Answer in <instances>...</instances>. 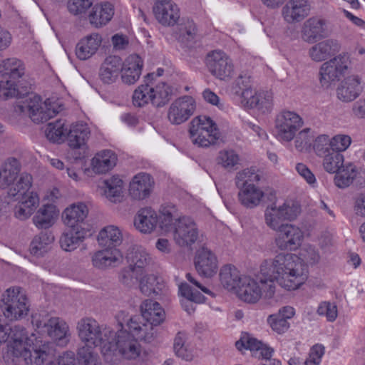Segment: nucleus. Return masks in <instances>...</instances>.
Returning <instances> with one entry per match:
<instances>
[{
  "instance_id": "nucleus-11",
  "label": "nucleus",
  "mask_w": 365,
  "mask_h": 365,
  "mask_svg": "<svg viewBox=\"0 0 365 365\" xmlns=\"http://www.w3.org/2000/svg\"><path fill=\"white\" fill-rule=\"evenodd\" d=\"M302 118L295 112L282 110L275 119V130L277 138L289 142L303 125Z\"/></svg>"
},
{
  "instance_id": "nucleus-33",
  "label": "nucleus",
  "mask_w": 365,
  "mask_h": 365,
  "mask_svg": "<svg viewBox=\"0 0 365 365\" xmlns=\"http://www.w3.org/2000/svg\"><path fill=\"white\" fill-rule=\"evenodd\" d=\"M58 212L55 205H45L36 212L33 217V222L39 229H48L55 223Z\"/></svg>"
},
{
  "instance_id": "nucleus-4",
  "label": "nucleus",
  "mask_w": 365,
  "mask_h": 365,
  "mask_svg": "<svg viewBox=\"0 0 365 365\" xmlns=\"http://www.w3.org/2000/svg\"><path fill=\"white\" fill-rule=\"evenodd\" d=\"M1 301L4 314L9 320L21 319L29 312V299L25 290L20 287L8 288L2 294Z\"/></svg>"
},
{
  "instance_id": "nucleus-28",
  "label": "nucleus",
  "mask_w": 365,
  "mask_h": 365,
  "mask_svg": "<svg viewBox=\"0 0 365 365\" xmlns=\"http://www.w3.org/2000/svg\"><path fill=\"white\" fill-rule=\"evenodd\" d=\"M340 50L336 41L327 39L316 43L309 50V56L315 62H322L334 56Z\"/></svg>"
},
{
  "instance_id": "nucleus-35",
  "label": "nucleus",
  "mask_w": 365,
  "mask_h": 365,
  "mask_svg": "<svg viewBox=\"0 0 365 365\" xmlns=\"http://www.w3.org/2000/svg\"><path fill=\"white\" fill-rule=\"evenodd\" d=\"M240 271L230 264L223 266L220 272V279L222 285L228 290H235L236 292L242 284V278Z\"/></svg>"
},
{
  "instance_id": "nucleus-20",
  "label": "nucleus",
  "mask_w": 365,
  "mask_h": 365,
  "mask_svg": "<svg viewBox=\"0 0 365 365\" xmlns=\"http://www.w3.org/2000/svg\"><path fill=\"white\" fill-rule=\"evenodd\" d=\"M195 265L198 274L205 277H212L218 269L217 257L206 247H202L197 252Z\"/></svg>"
},
{
  "instance_id": "nucleus-3",
  "label": "nucleus",
  "mask_w": 365,
  "mask_h": 365,
  "mask_svg": "<svg viewBox=\"0 0 365 365\" xmlns=\"http://www.w3.org/2000/svg\"><path fill=\"white\" fill-rule=\"evenodd\" d=\"M77 330L80 339L83 343L91 346H99L103 355L107 356L110 351L111 341L115 331L108 327H103L94 319L85 317L77 324Z\"/></svg>"
},
{
  "instance_id": "nucleus-44",
  "label": "nucleus",
  "mask_w": 365,
  "mask_h": 365,
  "mask_svg": "<svg viewBox=\"0 0 365 365\" xmlns=\"http://www.w3.org/2000/svg\"><path fill=\"white\" fill-rule=\"evenodd\" d=\"M29 339L23 327L15 326L10 327V346L16 356H19L20 351L24 349L26 341Z\"/></svg>"
},
{
  "instance_id": "nucleus-52",
  "label": "nucleus",
  "mask_w": 365,
  "mask_h": 365,
  "mask_svg": "<svg viewBox=\"0 0 365 365\" xmlns=\"http://www.w3.org/2000/svg\"><path fill=\"white\" fill-rule=\"evenodd\" d=\"M161 215L160 217V224L162 228H168V227L173 225L175 222L181 219V216L178 209L174 205H168L162 207Z\"/></svg>"
},
{
  "instance_id": "nucleus-25",
  "label": "nucleus",
  "mask_w": 365,
  "mask_h": 365,
  "mask_svg": "<svg viewBox=\"0 0 365 365\" xmlns=\"http://www.w3.org/2000/svg\"><path fill=\"white\" fill-rule=\"evenodd\" d=\"M361 90V78L358 76H350L341 81L336 90V94L339 99L349 102L356 98Z\"/></svg>"
},
{
  "instance_id": "nucleus-53",
  "label": "nucleus",
  "mask_w": 365,
  "mask_h": 365,
  "mask_svg": "<svg viewBox=\"0 0 365 365\" xmlns=\"http://www.w3.org/2000/svg\"><path fill=\"white\" fill-rule=\"evenodd\" d=\"M212 128H217L213 120L206 115H199L194 118L190 122V134L202 133Z\"/></svg>"
},
{
  "instance_id": "nucleus-62",
  "label": "nucleus",
  "mask_w": 365,
  "mask_h": 365,
  "mask_svg": "<svg viewBox=\"0 0 365 365\" xmlns=\"http://www.w3.org/2000/svg\"><path fill=\"white\" fill-rule=\"evenodd\" d=\"M259 103L256 108L263 113L271 110L273 105V93L269 91H261L258 94Z\"/></svg>"
},
{
  "instance_id": "nucleus-2",
  "label": "nucleus",
  "mask_w": 365,
  "mask_h": 365,
  "mask_svg": "<svg viewBox=\"0 0 365 365\" xmlns=\"http://www.w3.org/2000/svg\"><path fill=\"white\" fill-rule=\"evenodd\" d=\"M140 310L141 315L130 317L126 324L138 339L150 343L156 339L158 327L164 321L165 313L160 304L152 299L145 300Z\"/></svg>"
},
{
  "instance_id": "nucleus-32",
  "label": "nucleus",
  "mask_w": 365,
  "mask_h": 365,
  "mask_svg": "<svg viewBox=\"0 0 365 365\" xmlns=\"http://www.w3.org/2000/svg\"><path fill=\"white\" fill-rule=\"evenodd\" d=\"M158 215L150 207L140 209L134 220V225L143 233H150L156 227Z\"/></svg>"
},
{
  "instance_id": "nucleus-56",
  "label": "nucleus",
  "mask_w": 365,
  "mask_h": 365,
  "mask_svg": "<svg viewBox=\"0 0 365 365\" xmlns=\"http://www.w3.org/2000/svg\"><path fill=\"white\" fill-rule=\"evenodd\" d=\"M19 84L6 79L0 81V100H6L9 98L20 97L23 93L19 89Z\"/></svg>"
},
{
  "instance_id": "nucleus-5",
  "label": "nucleus",
  "mask_w": 365,
  "mask_h": 365,
  "mask_svg": "<svg viewBox=\"0 0 365 365\" xmlns=\"http://www.w3.org/2000/svg\"><path fill=\"white\" fill-rule=\"evenodd\" d=\"M300 212V205L297 202H284L280 205L272 203L264 210V222L269 229L277 232L286 224L284 221L294 220Z\"/></svg>"
},
{
  "instance_id": "nucleus-8",
  "label": "nucleus",
  "mask_w": 365,
  "mask_h": 365,
  "mask_svg": "<svg viewBox=\"0 0 365 365\" xmlns=\"http://www.w3.org/2000/svg\"><path fill=\"white\" fill-rule=\"evenodd\" d=\"M31 120L36 123H44L63 110V105L50 98L42 101L38 96L29 98L25 106Z\"/></svg>"
},
{
  "instance_id": "nucleus-17",
  "label": "nucleus",
  "mask_w": 365,
  "mask_h": 365,
  "mask_svg": "<svg viewBox=\"0 0 365 365\" xmlns=\"http://www.w3.org/2000/svg\"><path fill=\"white\" fill-rule=\"evenodd\" d=\"M310 9L307 0H289L282 9V16L287 23L296 24L304 20Z\"/></svg>"
},
{
  "instance_id": "nucleus-29",
  "label": "nucleus",
  "mask_w": 365,
  "mask_h": 365,
  "mask_svg": "<svg viewBox=\"0 0 365 365\" xmlns=\"http://www.w3.org/2000/svg\"><path fill=\"white\" fill-rule=\"evenodd\" d=\"M114 14L113 6L106 2L96 4L91 7L88 14V20L91 25L100 28L108 23Z\"/></svg>"
},
{
  "instance_id": "nucleus-1",
  "label": "nucleus",
  "mask_w": 365,
  "mask_h": 365,
  "mask_svg": "<svg viewBox=\"0 0 365 365\" xmlns=\"http://www.w3.org/2000/svg\"><path fill=\"white\" fill-rule=\"evenodd\" d=\"M260 275L257 279L242 278L237 291L239 298L248 303H255L262 297L271 299L275 293L274 281L286 289H297L307 280L308 268L297 255L281 253L261 264Z\"/></svg>"
},
{
  "instance_id": "nucleus-63",
  "label": "nucleus",
  "mask_w": 365,
  "mask_h": 365,
  "mask_svg": "<svg viewBox=\"0 0 365 365\" xmlns=\"http://www.w3.org/2000/svg\"><path fill=\"white\" fill-rule=\"evenodd\" d=\"M92 4L93 0H69L68 9L71 14L78 15L85 13Z\"/></svg>"
},
{
  "instance_id": "nucleus-46",
  "label": "nucleus",
  "mask_w": 365,
  "mask_h": 365,
  "mask_svg": "<svg viewBox=\"0 0 365 365\" xmlns=\"http://www.w3.org/2000/svg\"><path fill=\"white\" fill-rule=\"evenodd\" d=\"M103 188L106 197L110 201H116L119 197L123 188V181L118 176H113L103 181Z\"/></svg>"
},
{
  "instance_id": "nucleus-6",
  "label": "nucleus",
  "mask_w": 365,
  "mask_h": 365,
  "mask_svg": "<svg viewBox=\"0 0 365 365\" xmlns=\"http://www.w3.org/2000/svg\"><path fill=\"white\" fill-rule=\"evenodd\" d=\"M350 64L347 54H339L324 62L319 68V81L324 89L335 85L345 74Z\"/></svg>"
},
{
  "instance_id": "nucleus-9",
  "label": "nucleus",
  "mask_w": 365,
  "mask_h": 365,
  "mask_svg": "<svg viewBox=\"0 0 365 365\" xmlns=\"http://www.w3.org/2000/svg\"><path fill=\"white\" fill-rule=\"evenodd\" d=\"M139 340H140L139 339ZM111 347L109 355L112 351H116L124 359H135L141 353V346L138 342V338L129 329L120 330L115 332V336L110 339Z\"/></svg>"
},
{
  "instance_id": "nucleus-14",
  "label": "nucleus",
  "mask_w": 365,
  "mask_h": 365,
  "mask_svg": "<svg viewBox=\"0 0 365 365\" xmlns=\"http://www.w3.org/2000/svg\"><path fill=\"white\" fill-rule=\"evenodd\" d=\"M33 323L37 328H44L48 335L57 341L61 345H65L70 336L69 327L67 323L59 317H45L34 319Z\"/></svg>"
},
{
  "instance_id": "nucleus-34",
  "label": "nucleus",
  "mask_w": 365,
  "mask_h": 365,
  "mask_svg": "<svg viewBox=\"0 0 365 365\" xmlns=\"http://www.w3.org/2000/svg\"><path fill=\"white\" fill-rule=\"evenodd\" d=\"M97 240L100 246L115 249L122 243L123 234L117 226L108 225L99 232Z\"/></svg>"
},
{
  "instance_id": "nucleus-7",
  "label": "nucleus",
  "mask_w": 365,
  "mask_h": 365,
  "mask_svg": "<svg viewBox=\"0 0 365 365\" xmlns=\"http://www.w3.org/2000/svg\"><path fill=\"white\" fill-rule=\"evenodd\" d=\"M22 349L19 356L22 357L27 365H41L52 357L54 352L52 343L43 341L35 334L27 339Z\"/></svg>"
},
{
  "instance_id": "nucleus-24",
  "label": "nucleus",
  "mask_w": 365,
  "mask_h": 365,
  "mask_svg": "<svg viewBox=\"0 0 365 365\" xmlns=\"http://www.w3.org/2000/svg\"><path fill=\"white\" fill-rule=\"evenodd\" d=\"M88 214L86 204L78 202L67 207L63 212V220L68 227H84V220Z\"/></svg>"
},
{
  "instance_id": "nucleus-55",
  "label": "nucleus",
  "mask_w": 365,
  "mask_h": 365,
  "mask_svg": "<svg viewBox=\"0 0 365 365\" xmlns=\"http://www.w3.org/2000/svg\"><path fill=\"white\" fill-rule=\"evenodd\" d=\"M32 177L30 174L22 173L16 182L9 188V195L15 197L18 195L29 192L31 186Z\"/></svg>"
},
{
  "instance_id": "nucleus-15",
  "label": "nucleus",
  "mask_w": 365,
  "mask_h": 365,
  "mask_svg": "<svg viewBox=\"0 0 365 365\" xmlns=\"http://www.w3.org/2000/svg\"><path fill=\"white\" fill-rule=\"evenodd\" d=\"M195 101L191 96H184L175 99L168 110V120L173 125H180L187 121L194 114Z\"/></svg>"
},
{
  "instance_id": "nucleus-57",
  "label": "nucleus",
  "mask_w": 365,
  "mask_h": 365,
  "mask_svg": "<svg viewBox=\"0 0 365 365\" xmlns=\"http://www.w3.org/2000/svg\"><path fill=\"white\" fill-rule=\"evenodd\" d=\"M239 160L238 155L232 150H221L217 158V163L227 170L232 169L238 164Z\"/></svg>"
},
{
  "instance_id": "nucleus-13",
  "label": "nucleus",
  "mask_w": 365,
  "mask_h": 365,
  "mask_svg": "<svg viewBox=\"0 0 365 365\" xmlns=\"http://www.w3.org/2000/svg\"><path fill=\"white\" fill-rule=\"evenodd\" d=\"M277 232L274 243L276 247L282 251H295L302 244L304 232L295 225L286 223Z\"/></svg>"
},
{
  "instance_id": "nucleus-60",
  "label": "nucleus",
  "mask_w": 365,
  "mask_h": 365,
  "mask_svg": "<svg viewBox=\"0 0 365 365\" xmlns=\"http://www.w3.org/2000/svg\"><path fill=\"white\" fill-rule=\"evenodd\" d=\"M314 150L318 156L323 157L331 152V140L327 135L318 136L314 144Z\"/></svg>"
},
{
  "instance_id": "nucleus-49",
  "label": "nucleus",
  "mask_w": 365,
  "mask_h": 365,
  "mask_svg": "<svg viewBox=\"0 0 365 365\" xmlns=\"http://www.w3.org/2000/svg\"><path fill=\"white\" fill-rule=\"evenodd\" d=\"M68 133V130L67 128H65L64 122L61 120L49 123L46 130L47 138L54 143L63 140L67 137Z\"/></svg>"
},
{
  "instance_id": "nucleus-22",
  "label": "nucleus",
  "mask_w": 365,
  "mask_h": 365,
  "mask_svg": "<svg viewBox=\"0 0 365 365\" xmlns=\"http://www.w3.org/2000/svg\"><path fill=\"white\" fill-rule=\"evenodd\" d=\"M143 66V61L138 55L129 56L123 63L120 71L123 82L128 85L134 84L141 75Z\"/></svg>"
},
{
  "instance_id": "nucleus-41",
  "label": "nucleus",
  "mask_w": 365,
  "mask_h": 365,
  "mask_svg": "<svg viewBox=\"0 0 365 365\" xmlns=\"http://www.w3.org/2000/svg\"><path fill=\"white\" fill-rule=\"evenodd\" d=\"M360 175L356 165L349 163L343 165L336 173L334 184L339 188H346L357 180Z\"/></svg>"
},
{
  "instance_id": "nucleus-26",
  "label": "nucleus",
  "mask_w": 365,
  "mask_h": 365,
  "mask_svg": "<svg viewBox=\"0 0 365 365\" xmlns=\"http://www.w3.org/2000/svg\"><path fill=\"white\" fill-rule=\"evenodd\" d=\"M87 234L85 227H68L60 237L61 247L66 252L73 251L84 241Z\"/></svg>"
},
{
  "instance_id": "nucleus-40",
  "label": "nucleus",
  "mask_w": 365,
  "mask_h": 365,
  "mask_svg": "<svg viewBox=\"0 0 365 365\" xmlns=\"http://www.w3.org/2000/svg\"><path fill=\"white\" fill-rule=\"evenodd\" d=\"M179 292L184 297L181 301L183 309L188 313L194 312L195 307L193 306L195 303H202L205 297L197 290L192 289L187 283H181L179 286Z\"/></svg>"
},
{
  "instance_id": "nucleus-23",
  "label": "nucleus",
  "mask_w": 365,
  "mask_h": 365,
  "mask_svg": "<svg viewBox=\"0 0 365 365\" xmlns=\"http://www.w3.org/2000/svg\"><path fill=\"white\" fill-rule=\"evenodd\" d=\"M122 68V59L117 56H109L100 67V78L104 83H113L118 78Z\"/></svg>"
},
{
  "instance_id": "nucleus-30",
  "label": "nucleus",
  "mask_w": 365,
  "mask_h": 365,
  "mask_svg": "<svg viewBox=\"0 0 365 365\" xmlns=\"http://www.w3.org/2000/svg\"><path fill=\"white\" fill-rule=\"evenodd\" d=\"M239 189L237 194L238 200L242 205L247 208L257 207L263 197L264 192L256 185L237 186Z\"/></svg>"
},
{
  "instance_id": "nucleus-27",
  "label": "nucleus",
  "mask_w": 365,
  "mask_h": 365,
  "mask_svg": "<svg viewBox=\"0 0 365 365\" xmlns=\"http://www.w3.org/2000/svg\"><path fill=\"white\" fill-rule=\"evenodd\" d=\"M101 36L96 33L81 38L76 46V55L80 60H87L93 56L101 44Z\"/></svg>"
},
{
  "instance_id": "nucleus-37",
  "label": "nucleus",
  "mask_w": 365,
  "mask_h": 365,
  "mask_svg": "<svg viewBox=\"0 0 365 365\" xmlns=\"http://www.w3.org/2000/svg\"><path fill=\"white\" fill-rule=\"evenodd\" d=\"M116 155L112 150H105L98 153L92 159V169L96 173H105L116 165Z\"/></svg>"
},
{
  "instance_id": "nucleus-45",
  "label": "nucleus",
  "mask_w": 365,
  "mask_h": 365,
  "mask_svg": "<svg viewBox=\"0 0 365 365\" xmlns=\"http://www.w3.org/2000/svg\"><path fill=\"white\" fill-rule=\"evenodd\" d=\"M54 237L48 233H41L36 236L30 245V251L33 255L39 257L47 252L53 242Z\"/></svg>"
},
{
  "instance_id": "nucleus-21",
  "label": "nucleus",
  "mask_w": 365,
  "mask_h": 365,
  "mask_svg": "<svg viewBox=\"0 0 365 365\" xmlns=\"http://www.w3.org/2000/svg\"><path fill=\"white\" fill-rule=\"evenodd\" d=\"M147 81H149L151 103L155 107L167 104L171 97V88L165 82H156L154 73H148Z\"/></svg>"
},
{
  "instance_id": "nucleus-31",
  "label": "nucleus",
  "mask_w": 365,
  "mask_h": 365,
  "mask_svg": "<svg viewBox=\"0 0 365 365\" xmlns=\"http://www.w3.org/2000/svg\"><path fill=\"white\" fill-rule=\"evenodd\" d=\"M126 260L130 266L144 274L145 268L151 263L152 258L145 248L133 246L128 250Z\"/></svg>"
},
{
  "instance_id": "nucleus-50",
  "label": "nucleus",
  "mask_w": 365,
  "mask_h": 365,
  "mask_svg": "<svg viewBox=\"0 0 365 365\" xmlns=\"http://www.w3.org/2000/svg\"><path fill=\"white\" fill-rule=\"evenodd\" d=\"M323 158L324 169L329 173H336L344 165V155L335 150H331Z\"/></svg>"
},
{
  "instance_id": "nucleus-61",
  "label": "nucleus",
  "mask_w": 365,
  "mask_h": 365,
  "mask_svg": "<svg viewBox=\"0 0 365 365\" xmlns=\"http://www.w3.org/2000/svg\"><path fill=\"white\" fill-rule=\"evenodd\" d=\"M267 322L272 329L278 334L285 332L289 327V323L287 320L282 318L281 315H277L276 314L269 315Z\"/></svg>"
},
{
  "instance_id": "nucleus-16",
  "label": "nucleus",
  "mask_w": 365,
  "mask_h": 365,
  "mask_svg": "<svg viewBox=\"0 0 365 365\" xmlns=\"http://www.w3.org/2000/svg\"><path fill=\"white\" fill-rule=\"evenodd\" d=\"M153 11L158 22L164 26H173L180 18L179 9L171 0H156Z\"/></svg>"
},
{
  "instance_id": "nucleus-51",
  "label": "nucleus",
  "mask_w": 365,
  "mask_h": 365,
  "mask_svg": "<svg viewBox=\"0 0 365 365\" xmlns=\"http://www.w3.org/2000/svg\"><path fill=\"white\" fill-rule=\"evenodd\" d=\"M151 98L149 81H147L146 76L144 83L140 85L135 90L133 95V103L135 106L142 107L149 102L151 103Z\"/></svg>"
},
{
  "instance_id": "nucleus-18",
  "label": "nucleus",
  "mask_w": 365,
  "mask_h": 365,
  "mask_svg": "<svg viewBox=\"0 0 365 365\" xmlns=\"http://www.w3.org/2000/svg\"><path fill=\"white\" fill-rule=\"evenodd\" d=\"M155 181L148 173L135 175L129 186V195L134 200H141L148 198L154 188Z\"/></svg>"
},
{
  "instance_id": "nucleus-42",
  "label": "nucleus",
  "mask_w": 365,
  "mask_h": 365,
  "mask_svg": "<svg viewBox=\"0 0 365 365\" xmlns=\"http://www.w3.org/2000/svg\"><path fill=\"white\" fill-rule=\"evenodd\" d=\"M140 292L150 297L160 295L165 289V284L158 277L153 274L145 275L139 281Z\"/></svg>"
},
{
  "instance_id": "nucleus-36",
  "label": "nucleus",
  "mask_w": 365,
  "mask_h": 365,
  "mask_svg": "<svg viewBox=\"0 0 365 365\" xmlns=\"http://www.w3.org/2000/svg\"><path fill=\"white\" fill-rule=\"evenodd\" d=\"M120 255L117 249L106 248L96 252L91 257L93 265L101 269L114 266L119 262Z\"/></svg>"
},
{
  "instance_id": "nucleus-12",
  "label": "nucleus",
  "mask_w": 365,
  "mask_h": 365,
  "mask_svg": "<svg viewBox=\"0 0 365 365\" xmlns=\"http://www.w3.org/2000/svg\"><path fill=\"white\" fill-rule=\"evenodd\" d=\"M173 240L182 247H189L195 244L199 238V230L193 219L182 216L174 224Z\"/></svg>"
},
{
  "instance_id": "nucleus-47",
  "label": "nucleus",
  "mask_w": 365,
  "mask_h": 365,
  "mask_svg": "<svg viewBox=\"0 0 365 365\" xmlns=\"http://www.w3.org/2000/svg\"><path fill=\"white\" fill-rule=\"evenodd\" d=\"M194 144L200 147H208L213 145L220 138V132L217 128H212L196 134H190Z\"/></svg>"
},
{
  "instance_id": "nucleus-39",
  "label": "nucleus",
  "mask_w": 365,
  "mask_h": 365,
  "mask_svg": "<svg viewBox=\"0 0 365 365\" xmlns=\"http://www.w3.org/2000/svg\"><path fill=\"white\" fill-rule=\"evenodd\" d=\"M90 133V129L86 123H76L72 124L67 133L69 146L73 148H81L85 145Z\"/></svg>"
},
{
  "instance_id": "nucleus-19",
  "label": "nucleus",
  "mask_w": 365,
  "mask_h": 365,
  "mask_svg": "<svg viewBox=\"0 0 365 365\" xmlns=\"http://www.w3.org/2000/svg\"><path fill=\"white\" fill-rule=\"evenodd\" d=\"M0 74L7 80L19 84L24 91L27 92V87L21 81L25 75V66L23 62L17 58H11L0 62Z\"/></svg>"
},
{
  "instance_id": "nucleus-38",
  "label": "nucleus",
  "mask_w": 365,
  "mask_h": 365,
  "mask_svg": "<svg viewBox=\"0 0 365 365\" xmlns=\"http://www.w3.org/2000/svg\"><path fill=\"white\" fill-rule=\"evenodd\" d=\"M325 31V21L312 17L307 20L302 28V38L307 42H313L324 36Z\"/></svg>"
},
{
  "instance_id": "nucleus-58",
  "label": "nucleus",
  "mask_w": 365,
  "mask_h": 365,
  "mask_svg": "<svg viewBox=\"0 0 365 365\" xmlns=\"http://www.w3.org/2000/svg\"><path fill=\"white\" fill-rule=\"evenodd\" d=\"M143 274L138 272L135 268L128 264V267L123 269L119 275V279L122 284L127 287H132L140 281V277Z\"/></svg>"
},
{
  "instance_id": "nucleus-43",
  "label": "nucleus",
  "mask_w": 365,
  "mask_h": 365,
  "mask_svg": "<svg viewBox=\"0 0 365 365\" xmlns=\"http://www.w3.org/2000/svg\"><path fill=\"white\" fill-rule=\"evenodd\" d=\"M20 171L19 162L16 158H9L2 165L1 173V187L14 182Z\"/></svg>"
},
{
  "instance_id": "nucleus-59",
  "label": "nucleus",
  "mask_w": 365,
  "mask_h": 365,
  "mask_svg": "<svg viewBox=\"0 0 365 365\" xmlns=\"http://www.w3.org/2000/svg\"><path fill=\"white\" fill-rule=\"evenodd\" d=\"M258 94L259 91H256L252 88L242 91L241 95H240L241 106L246 109L256 108L259 103V97H258Z\"/></svg>"
},
{
  "instance_id": "nucleus-54",
  "label": "nucleus",
  "mask_w": 365,
  "mask_h": 365,
  "mask_svg": "<svg viewBox=\"0 0 365 365\" xmlns=\"http://www.w3.org/2000/svg\"><path fill=\"white\" fill-rule=\"evenodd\" d=\"M236 186L255 185L261 180V176L255 169L247 168L238 172L235 177Z\"/></svg>"
},
{
  "instance_id": "nucleus-10",
  "label": "nucleus",
  "mask_w": 365,
  "mask_h": 365,
  "mask_svg": "<svg viewBox=\"0 0 365 365\" xmlns=\"http://www.w3.org/2000/svg\"><path fill=\"white\" fill-rule=\"evenodd\" d=\"M206 66L210 73L221 81H229L235 73L232 60L221 50H215L207 54Z\"/></svg>"
},
{
  "instance_id": "nucleus-48",
  "label": "nucleus",
  "mask_w": 365,
  "mask_h": 365,
  "mask_svg": "<svg viewBox=\"0 0 365 365\" xmlns=\"http://www.w3.org/2000/svg\"><path fill=\"white\" fill-rule=\"evenodd\" d=\"M197 28L192 20H185L180 24L175 31L176 38L182 43H188L195 38Z\"/></svg>"
},
{
  "instance_id": "nucleus-64",
  "label": "nucleus",
  "mask_w": 365,
  "mask_h": 365,
  "mask_svg": "<svg viewBox=\"0 0 365 365\" xmlns=\"http://www.w3.org/2000/svg\"><path fill=\"white\" fill-rule=\"evenodd\" d=\"M317 313L319 315L325 316L329 322H334L337 317L336 306L329 302H322L317 309Z\"/></svg>"
}]
</instances>
